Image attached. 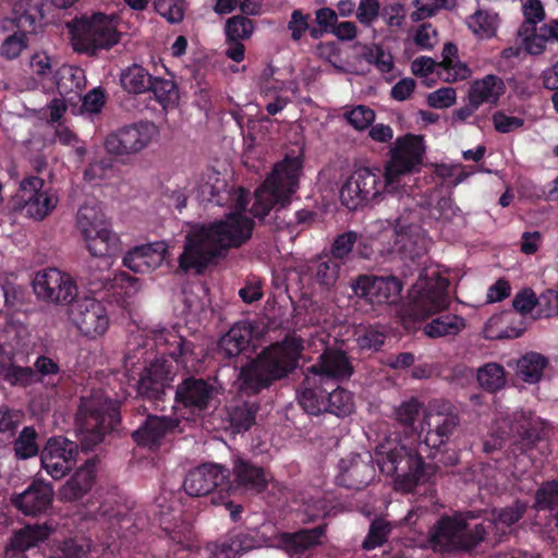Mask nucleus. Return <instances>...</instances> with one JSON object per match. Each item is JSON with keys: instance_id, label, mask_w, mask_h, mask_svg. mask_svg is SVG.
Listing matches in <instances>:
<instances>
[{"instance_id": "obj_16", "label": "nucleus", "mask_w": 558, "mask_h": 558, "mask_svg": "<svg viewBox=\"0 0 558 558\" xmlns=\"http://www.w3.org/2000/svg\"><path fill=\"white\" fill-rule=\"evenodd\" d=\"M403 207H412L417 210H428L432 218L444 222H450L461 213L454 204L451 195L441 190H430L425 194H411L403 191L400 195Z\"/></svg>"}, {"instance_id": "obj_20", "label": "nucleus", "mask_w": 558, "mask_h": 558, "mask_svg": "<svg viewBox=\"0 0 558 558\" xmlns=\"http://www.w3.org/2000/svg\"><path fill=\"white\" fill-rule=\"evenodd\" d=\"M468 529L462 514L442 517L429 533V544L435 551L462 550L463 532Z\"/></svg>"}, {"instance_id": "obj_58", "label": "nucleus", "mask_w": 558, "mask_h": 558, "mask_svg": "<svg viewBox=\"0 0 558 558\" xmlns=\"http://www.w3.org/2000/svg\"><path fill=\"white\" fill-rule=\"evenodd\" d=\"M148 90L154 93L160 104L173 102L178 98V89L172 80L151 76V84Z\"/></svg>"}, {"instance_id": "obj_11", "label": "nucleus", "mask_w": 558, "mask_h": 558, "mask_svg": "<svg viewBox=\"0 0 558 558\" xmlns=\"http://www.w3.org/2000/svg\"><path fill=\"white\" fill-rule=\"evenodd\" d=\"M36 296L52 304H69L77 294V287L72 277L56 268L38 271L33 280Z\"/></svg>"}, {"instance_id": "obj_61", "label": "nucleus", "mask_w": 558, "mask_h": 558, "mask_svg": "<svg viewBox=\"0 0 558 558\" xmlns=\"http://www.w3.org/2000/svg\"><path fill=\"white\" fill-rule=\"evenodd\" d=\"M510 432L518 436L527 446H534L542 439V428L526 420H520L511 424Z\"/></svg>"}, {"instance_id": "obj_12", "label": "nucleus", "mask_w": 558, "mask_h": 558, "mask_svg": "<svg viewBox=\"0 0 558 558\" xmlns=\"http://www.w3.org/2000/svg\"><path fill=\"white\" fill-rule=\"evenodd\" d=\"M351 288L357 298L365 299L369 304H393L400 299L402 282L395 276L360 275L352 281Z\"/></svg>"}, {"instance_id": "obj_30", "label": "nucleus", "mask_w": 558, "mask_h": 558, "mask_svg": "<svg viewBox=\"0 0 558 558\" xmlns=\"http://www.w3.org/2000/svg\"><path fill=\"white\" fill-rule=\"evenodd\" d=\"M325 526L301 530L294 533H280L277 535L278 546L289 556H301L320 544Z\"/></svg>"}, {"instance_id": "obj_55", "label": "nucleus", "mask_w": 558, "mask_h": 558, "mask_svg": "<svg viewBox=\"0 0 558 558\" xmlns=\"http://www.w3.org/2000/svg\"><path fill=\"white\" fill-rule=\"evenodd\" d=\"M356 241L357 233L355 231H347L338 234L330 245L329 256L339 263L344 262L352 253Z\"/></svg>"}, {"instance_id": "obj_19", "label": "nucleus", "mask_w": 558, "mask_h": 558, "mask_svg": "<svg viewBox=\"0 0 558 558\" xmlns=\"http://www.w3.org/2000/svg\"><path fill=\"white\" fill-rule=\"evenodd\" d=\"M227 470L220 465L206 463L191 470L183 482L184 490L192 497L211 494L215 489L227 490Z\"/></svg>"}, {"instance_id": "obj_28", "label": "nucleus", "mask_w": 558, "mask_h": 558, "mask_svg": "<svg viewBox=\"0 0 558 558\" xmlns=\"http://www.w3.org/2000/svg\"><path fill=\"white\" fill-rule=\"evenodd\" d=\"M96 464L97 460L93 458L78 468L59 489V499L64 502L82 499L94 485Z\"/></svg>"}, {"instance_id": "obj_36", "label": "nucleus", "mask_w": 558, "mask_h": 558, "mask_svg": "<svg viewBox=\"0 0 558 558\" xmlns=\"http://www.w3.org/2000/svg\"><path fill=\"white\" fill-rule=\"evenodd\" d=\"M252 330L245 324H235L221 337L219 350L226 357L238 356L250 344Z\"/></svg>"}, {"instance_id": "obj_45", "label": "nucleus", "mask_w": 558, "mask_h": 558, "mask_svg": "<svg viewBox=\"0 0 558 558\" xmlns=\"http://www.w3.org/2000/svg\"><path fill=\"white\" fill-rule=\"evenodd\" d=\"M340 268L341 263L332 257H320L313 267L315 280L324 288L329 289L337 282Z\"/></svg>"}, {"instance_id": "obj_24", "label": "nucleus", "mask_w": 558, "mask_h": 558, "mask_svg": "<svg viewBox=\"0 0 558 558\" xmlns=\"http://www.w3.org/2000/svg\"><path fill=\"white\" fill-rule=\"evenodd\" d=\"M178 426L179 421L177 418L148 415L143 424L132 433V438L138 446L155 449Z\"/></svg>"}, {"instance_id": "obj_57", "label": "nucleus", "mask_w": 558, "mask_h": 558, "mask_svg": "<svg viewBox=\"0 0 558 558\" xmlns=\"http://www.w3.org/2000/svg\"><path fill=\"white\" fill-rule=\"evenodd\" d=\"M526 509V504L520 500H517L511 506H508L506 508L494 509L492 511L493 523H502L507 526H510L522 519Z\"/></svg>"}, {"instance_id": "obj_21", "label": "nucleus", "mask_w": 558, "mask_h": 558, "mask_svg": "<svg viewBox=\"0 0 558 558\" xmlns=\"http://www.w3.org/2000/svg\"><path fill=\"white\" fill-rule=\"evenodd\" d=\"M53 496L51 484L36 480L23 493L13 496L11 502L25 515H38L51 507Z\"/></svg>"}, {"instance_id": "obj_54", "label": "nucleus", "mask_w": 558, "mask_h": 558, "mask_svg": "<svg viewBox=\"0 0 558 558\" xmlns=\"http://www.w3.org/2000/svg\"><path fill=\"white\" fill-rule=\"evenodd\" d=\"M362 57L374 64L380 72L388 73L393 68V58L390 52L385 51L380 46H363Z\"/></svg>"}, {"instance_id": "obj_26", "label": "nucleus", "mask_w": 558, "mask_h": 558, "mask_svg": "<svg viewBox=\"0 0 558 558\" xmlns=\"http://www.w3.org/2000/svg\"><path fill=\"white\" fill-rule=\"evenodd\" d=\"M447 279L439 278L434 286L422 290L414 299L411 312L416 318H427L448 307Z\"/></svg>"}, {"instance_id": "obj_3", "label": "nucleus", "mask_w": 558, "mask_h": 558, "mask_svg": "<svg viewBox=\"0 0 558 558\" xmlns=\"http://www.w3.org/2000/svg\"><path fill=\"white\" fill-rule=\"evenodd\" d=\"M300 172L301 161L298 158H286L278 163L255 191V201L251 207L253 217L269 226L271 230L290 226L292 220L281 217V213L298 189Z\"/></svg>"}, {"instance_id": "obj_22", "label": "nucleus", "mask_w": 558, "mask_h": 558, "mask_svg": "<svg viewBox=\"0 0 558 558\" xmlns=\"http://www.w3.org/2000/svg\"><path fill=\"white\" fill-rule=\"evenodd\" d=\"M218 388L203 378L187 377L175 390L177 402L198 410L207 409L217 397Z\"/></svg>"}, {"instance_id": "obj_42", "label": "nucleus", "mask_w": 558, "mask_h": 558, "mask_svg": "<svg viewBox=\"0 0 558 558\" xmlns=\"http://www.w3.org/2000/svg\"><path fill=\"white\" fill-rule=\"evenodd\" d=\"M258 404L255 402H239L230 407L228 414L231 426L238 432H245L255 423V416L258 411Z\"/></svg>"}, {"instance_id": "obj_44", "label": "nucleus", "mask_w": 558, "mask_h": 558, "mask_svg": "<svg viewBox=\"0 0 558 558\" xmlns=\"http://www.w3.org/2000/svg\"><path fill=\"white\" fill-rule=\"evenodd\" d=\"M547 365L545 356L538 353H527L518 361V375L527 383H537Z\"/></svg>"}, {"instance_id": "obj_47", "label": "nucleus", "mask_w": 558, "mask_h": 558, "mask_svg": "<svg viewBox=\"0 0 558 558\" xmlns=\"http://www.w3.org/2000/svg\"><path fill=\"white\" fill-rule=\"evenodd\" d=\"M393 529V524L384 518H376L372 521L368 534L362 543L365 550H372L384 545Z\"/></svg>"}, {"instance_id": "obj_51", "label": "nucleus", "mask_w": 558, "mask_h": 558, "mask_svg": "<svg viewBox=\"0 0 558 558\" xmlns=\"http://www.w3.org/2000/svg\"><path fill=\"white\" fill-rule=\"evenodd\" d=\"M254 32V23L244 15H234L226 22V35L230 41L248 39Z\"/></svg>"}, {"instance_id": "obj_40", "label": "nucleus", "mask_w": 558, "mask_h": 558, "mask_svg": "<svg viewBox=\"0 0 558 558\" xmlns=\"http://www.w3.org/2000/svg\"><path fill=\"white\" fill-rule=\"evenodd\" d=\"M325 385L328 388V395L326 399V412L336 414L338 416H344L350 414L353 410V401L351 393L338 387L336 381L333 380H327Z\"/></svg>"}, {"instance_id": "obj_25", "label": "nucleus", "mask_w": 558, "mask_h": 558, "mask_svg": "<svg viewBox=\"0 0 558 558\" xmlns=\"http://www.w3.org/2000/svg\"><path fill=\"white\" fill-rule=\"evenodd\" d=\"M308 373L322 377L323 381L347 379L353 374V366L345 352L326 349L316 364L308 368Z\"/></svg>"}, {"instance_id": "obj_37", "label": "nucleus", "mask_w": 558, "mask_h": 558, "mask_svg": "<svg viewBox=\"0 0 558 558\" xmlns=\"http://www.w3.org/2000/svg\"><path fill=\"white\" fill-rule=\"evenodd\" d=\"M465 328L463 317L446 314L441 315L424 326V332L429 338H439L446 336H457Z\"/></svg>"}, {"instance_id": "obj_32", "label": "nucleus", "mask_w": 558, "mask_h": 558, "mask_svg": "<svg viewBox=\"0 0 558 558\" xmlns=\"http://www.w3.org/2000/svg\"><path fill=\"white\" fill-rule=\"evenodd\" d=\"M233 475L238 487L253 493L265 490L269 481L263 468L243 459H236L234 461Z\"/></svg>"}, {"instance_id": "obj_6", "label": "nucleus", "mask_w": 558, "mask_h": 558, "mask_svg": "<svg viewBox=\"0 0 558 558\" xmlns=\"http://www.w3.org/2000/svg\"><path fill=\"white\" fill-rule=\"evenodd\" d=\"M76 226L88 252L100 258H109L121 251V242L106 220L99 205L85 203L77 211Z\"/></svg>"}, {"instance_id": "obj_29", "label": "nucleus", "mask_w": 558, "mask_h": 558, "mask_svg": "<svg viewBox=\"0 0 558 558\" xmlns=\"http://www.w3.org/2000/svg\"><path fill=\"white\" fill-rule=\"evenodd\" d=\"M169 374L165 362L155 361L141 376L137 384V395L151 401L160 400L165 393Z\"/></svg>"}, {"instance_id": "obj_15", "label": "nucleus", "mask_w": 558, "mask_h": 558, "mask_svg": "<svg viewBox=\"0 0 558 558\" xmlns=\"http://www.w3.org/2000/svg\"><path fill=\"white\" fill-rule=\"evenodd\" d=\"M69 316L80 332L89 338L102 335L109 325L104 305L90 298L74 300L70 306Z\"/></svg>"}, {"instance_id": "obj_17", "label": "nucleus", "mask_w": 558, "mask_h": 558, "mask_svg": "<svg viewBox=\"0 0 558 558\" xmlns=\"http://www.w3.org/2000/svg\"><path fill=\"white\" fill-rule=\"evenodd\" d=\"M44 184V180L38 177L26 178L21 182L16 195L19 202L22 203V210L35 220H43L47 217L58 203L56 195L43 190Z\"/></svg>"}, {"instance_id": "obj_38", "label": "nucleus", "mask_w": 558, "mask_h": 558, "mask_svg": "<svg viewBox=\"0 0 558 558\" xmlns=\"http://www.w3.org/2000/svg\"><path fill=\"white\" fill-rule=\"evenodd\" d=\"M155 340L158 344L168 347V354L173 359H183L194 355V345L189 340L179 336L174 330L162 328L155 333Z\"/></svg>"}, {"instance_id": "obj_60", "label": "nucleus", "mask_w": 558, "mask_h": 558, "mask_svg": "<svg viewBox=\"0 0 558 558\" xmlns=\"http://www.w3.org/2000/svg\"><path fill=\"white\" fill-rule=\"evenodd\" d=\"M156 11L170 23H179L184 16V0H155Z\"/></svg>"}, {"instance_id": "obj_49", "label": "nucleus", "mask_w": 558, "mask_h": 558, "mask_svg": "<svg viewBox=\"0 0 558 558\" xmlns=\"http://www.w3.org/2000/svg\"><path fill=\"white\" fill-rule=\"evenodd\" d=\"M1 373L2 378L12 386L27 387L40 381L37 373H34L32 367L10 364L9 366L3 367Z\"/></svg>"}, {"instance_id": "obj_62", "label": "nucleus", "mask_w": 558, "mask_h": 558, "mask_svg": "<svg viewBox=\"0 0 558 558\" xmlns=\"http://www.w3.org/2000/svg\"><path fill=\"white\" fill-rule=\"evenodd\" d=\"M83 75V71L77 68L63 65L56 73V84L59 92L69 93L73 90V87H80V82L73 83L74 80L80 78Z\"/></svg>"}, {"instance_id": "obj_56", "label": "nucleus", "mask_w": 558, "mask_h": 558, "mask_svg": "<svg viewBox=\"0 0 558 558\" xmlns=\"http://www.w3.org/2000/svg\"><path fill=\"white\" fill-rule=\"evenodd\" d=\"M544 31V25L538 29L532 27V31L523 34L521 29H518V36L521 38L525 50L531 54H539L546 48V43L550 40L549 36Z\"/></svg>"}, {"instance_id": "obj_41", "label": "nucleus", "mask_w": 558, "mask_h": 558, "mask_svg": "<svg viewBox=\"0 0 558 558\" xmlns=\"http://www.w3.org/2000/svg\"><path fill=\"white\" fill-rule=\"evenodd\" d=\"M470 29L480 38H492L499 26L498 14L487 10H477L469 20Z\"/></svg>"}, {"instance_id": "obj_18", "label": "nucleus", "mask_w": 558, "mask_h": 558, "mask_svg": "<svg viewBox=\"0 0 558 558\" xmlns=\"http://www.w3.org/2000/svg\"><path fill=\"white\" fill-rule=\"evenodd\" d=\"M78 445L64 437L50 438L40 452L43 469L54 480L65 476L76 461Z\"/></svg>"}, {"instance_id": "obj_13", "label": "nucleus", "mask_w": 558, "mask_h": 558, "mask_svg": "<svg viewBox=\"0 0 558 558\" xmlns=\"http://www.w3.org/2000/svg\"><path fill=\"white\" fill-rule=\"evenodd\" d=\"M459 425L460 417L450 404H430L423 418V429L426 430V446L438 448L446 444Z\"/></svg>"}, {"instance_id": "obj_23", "label": "nucleus", "mask_w": 558, "mask_h": 558, "mask_svg": "<svg viewBox=\"0 0 558 558\" xmlns=\"http://www.w3.org/2000/svg\"><path fill=\"white\" fill-rule=\"evenodd\" d=\"M339 483L348 488L362 489L374 478L375 469L369 453L352 454L340 461Z\"/></svg>"}, {"instance_id": "obj_63", "label": "nucleus", "mask_w": 558, "mask_h": 558, "mask_svg": "<svg viewBox=\"0 0 558 558\" xmlns=\"http://www.w3.org/2000/svg\"><path fill=\"white\" fill-rule=\"evenodd\" d=\"M348 122L356 130L367 129L375 120V112L366 106H357L345 113Z\"/></svg>"}, {"instance_id": "obj_43", "label": "nucleus", "mask_w": 558, "mask_h": 558, "mask_svg": "<svg viewBox=\"0 0 558 558\" xmlns=\"http://www.w3.org/2000/svg\"><path fill=\"white\" fill-rule=\"evenodd\" d=\"M477 381L480 386L488 391L495 392L506 385V372L498 363H487L477 369Z\"/></svg>"}, {"instance_id": "obj_48", "label": "nucleus", "mask_w": 558, "mask_h": 558, "mask_svg": "<svg viewBox=\"0 0 558 558\" xmlns=\"http://www.w3.org/2000/svg\"><path fill=\"white\" fill-rule=\"evenodd\" d=\"M203 198L207 202L221 206L229 197V190L223 179L217 174L209 175L208 179L199 186Z\"/></svg>"}, {"instance_id": "obj_50", "label": "nucleus", "mask_w": 558, "mask_h": 558, "mask_svg": "<svg viewBox=\"0 0 558 558\" xmlns=\"http://www.w3.org/2000/svg\"><path fill=\"white\" fill-rule=\"evenodd\" d=\"M38 434L34 427L27 426L22 429L14 441V452L19 459L25 460L38 453Z\"/></svg>"}, {"instance_id": "obj_2", "label": "nucleus", "mask_w": 558, "mask_h": 558, "mask_svg": "<svg viewBox=\"0 0 558 558\" xmlns=\"http://www.w3.org/2000/svg\"><path fill=\"white\" fill-rule=\"evenodd\" d=\"M303 350L302 339L286 338L264 349L254 360L243 365L239 381L241 391L256 395L275 381L288 377L299 366Z\"/></svg>"}, {"instance_id": "obj_31", "label": "nucleus", "mask_w": 558, "mask_h": 558, "mask_svg": "<svg viewBox=\"0 0 558 558\" xmlns=\"http://www.w3.org/2000/svg\"><path fill=\"white\" fill-rule=\"evenodd\" d=\"M328 388L322 377L308 374L303 381V390L299 396L301 407L311 415H318L327 411Z\"/></svg>"}, {"instance_id": "obj_46", "label": "nucleus", "mask_w": 558, "mask_h": 558, "mask_svg": "<svg viewBox=\"0 0 558 558\" xmlns=\"http://www.w3.org/2000/svg\"><path fill=\"white\" fill-rule=\"evenodd\" d=\"M29 333L20 323H8L0 329V349H22L27 344Z\"/></svg>"}, {"instance_id": "obj_8", "label": "nucleus", "mask_w": 558, "mask_h": 558, "mask_svg": "<svg viewBox=\"0 0 558 558\" xmlns=\"http://www.w3.org/2000/svg\"><path fill=\"white\" fill-rule=\"evenodd\" d=\"M425 151L423 138L417 135L407 134L398 137L390 149V159L385 167V187L387 192L397 191L396 184L402 175L420 170Z\"/></svg>"}, {"instance_id": "obj_27", "label": "nucleus", "mask_w": 558, "mask_h": 558, "mask_svg": "<svg viewBox=\"0 0 558 558\" xmlns=\"http://www.w3.org/2000/svg\"><path fill=\"white\" fill-rule=\"evenodd\" d=\"M166 251L163 242L137 246L124 256L123 265L134 272H150L163 263Z\"/></svg>"}, {"instance_id": "obj_9", "label": "nucleus", "mask_w": 558, "mask_h": 558, "mask_svg": "<svg viewBox=\"0 0 558 558\" xmlns=\"http://www.w3.org/2000/svg\"><path fill=\"white\" fill-rule=\"evenodd\" d=\"M379 169L360 168L351 173L340 189V201L350 210H355L378 198L386 190Z\"/></svg>"}, {"instance_id": "obj_59", "label": "nucleus", "mask_w": 558, "mask_h": 558, "mask_svg": "<svg viewBox=\"0 0 558 558\" xmlns=\"http://www.w3.org/2000/svg\"><path fill=\"white\" fill-rule=\"evenodd\" d=\"M524 22L521 24L519 29L523 34L532 31V27H536V24L542 22L545 17L544 8L539 0H527L523 4Z\"/></svg>"}, {"instance_id": "obj_7", "label": "nucleus", "mask_w": 558, "mask_h": 558, "mask_svg": "<svg viewBox=\"0 0 558 558\" xmlns=\"http://www.w3.org/2000/svg\"><path fill=\"white\" fill-rule=\"evenodd\" d=\"M68 26L74 50L89 56H95L100 49H109L120 39L113 20L101 13L74 20Z\"/></svg>"}, {"instance_id": "obj_34", "label": "nucleus", "mask_w": 558, "mask_h": 558, "mask_svg": "<svg viewBox=\"0 0 558 558\" xmlns=\"http://www.w3.org/2000/svg\"><path fill=\"white\" fill-rule=\"evenodd\" d=\"M44 2L43 0H23L14 7V22L23 33H35L40 24Z\"/></svg>"}, {"instance_id": "obj_35", "label": "nucleus", "mask_w": 558, "mask_h": 558, "mask_svg": "<svg viewBox=\"0 0 558 558\" xmlns=\"http://www.w3.org/2000/svg\"><path fill=\"white\" fill-rule=\"evenodd\" d=\"M52 529L44 524H28L14 532L10 541V547L16 551H25L37 546L50 535Z\"/></svg>"}, {"instance_id": "obj_4", "label": "nucleus", "mask_w": 558, "mask_h": 558, "mask_svg": "<svg viewBox=\"0 0 558 558\" xmlns=\"http://www.w3.org/2000/svg\"><path fill=\"white\" fill-rule=\"evenodd\" d=\"M75 422L81 449L90 451L119 424L117 402L101 390L92 391L81 398Z\"/></svg>"}, {"instance_id": "obj_39", "label": "nucleus", "mask_w": 558, "mask_h": 558, "mask_svg": "<svg viewBox=\"0 0 558 558\" xmlns=\"http://www.w3.org/2000/svg\"><path fill=\"white\" fill-rule=\"evenodd\" d=\"M120 83L129 94H143L150 87L151 75L143 66L134 63L121 72Z\"/></svg>"}, {"instance_id": "obj_33", "label": "nucleus", "mask_w": 558, "mask_h": 558, "mask_svg": "<svg viewBox=\"0 0 558 558\" xmlns=\"http://www.w3.org/2000/svg\"><path fill=\"white\" fill-rule=\"evenodd\" d=\"M505 89V83L499 76L488 74L471 84L468 98L478 107L483 104H496Z\"/></svg>"}, {"instance_id": "obj_14", "label": "nucleus", "mask_w": 558, "mask_h": 558, "mask_svg": "<svg viewBox=\"0 0 558 558\" xmlns=\"http://www.w3.org/2000/svg\"><path fill=\"white\" fill-rule=\"evenodd\" d=\"M154 123L140 122L118 130L107 136L105 147L109 154L123 156L144 149L156 136Z\"/></svg>"}, {"instance_id": "obj_53", "label": "nucleus", "mask_w": 558, "mask_h": 558, "mask_svg": "<svg viewBox=\"0 0 558 558\" xmlns=\"http://www.w3.org/2000/svg\"><path fill=\"white\" fill-rule=\"evenodd\" d=\"M534 508L537 510H553L558 508V482L543 483L535 493Z\"/></svg>"}, {"instance_id": "obj_64", "label": "nucleus", "mask_w": 558, "mask_h": 558, "mask_svg": "<svg viewBox=\"0 0 558 558\" xmlns=\"http://www.w3.org/2000/svg\"><path fill=\"white\" fill-rule=\"evenodd\" d=\"M88 546L76 539L65 541L50 558H86Z\"/></svg>"}, {"instance_id": "obj_52", "label": "nucleus", "mask_w": 558, "mask_h": 558, "mask_svg": "<svg viewBox=\"0 0 558 558\" xmlns=\"http://www.w3.org/2000/svg\"><path fill=\"white\" fill-rule=\"evenodd\" d=\"M413 3L416 11L411 14V19L414 22L432 17L439 10H451L456 7V0H413Z\"/></svg>"}, {"instance_id": "obj_5", "label": "nucleus", "mask_w": 558, "mask_h": 558, "mask_svg": "<svg viewBox=\"0 0 558 558\" xmlns=\"http://www.w3.org/2000/svg\"><path fill=\"white\" fill-rule=\"evenodd\" d=\"M377 464L383 473L395 476V487L403 493L412 492L429 480L434 468L423 462L421 456L405 446L395 445L377 452Z\"/></svg>"}, {"instance_id": "obj_10", "label": "nucleus", "mask_w": 558, "mask_h": 558, "mask_svg": "<svg viewBox=\"0 0 558 558\" xmlns=\"http://www.w3.org/2000/svg\"><path fill=\"white\" fill-rule=\"evenodd\" d=\"M395 245L405 258L415 260L426 253V239L418 210L403 207L395 220Z\"/></svg>"}, {"instance_id": "obj_1", "label": "nucleus", "mask_w": 558, "mask_h": 558, "mask_svg": "<svg viewBox=\"0 0 558 558\" xmlns=\"http://www.w3.org/2000/svg\"><path fill=\"white\" fill-rule=\"evenodd\" d=\"M235 211L223 220L209 225L194 226L185 235V244L179 257L183 271L195 269L202 272L210 262L230 247H239L251 236L254 227L252 219L242 214L248 203V192L242 187L232 195Z\"/></svg>"}]
</instances>
